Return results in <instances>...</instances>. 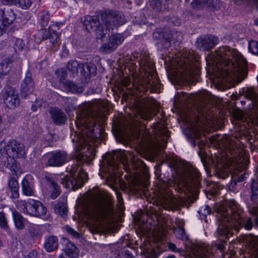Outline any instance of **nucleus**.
Listing matches in <instances>:
<instances>
[{"instance_id":"72a5a7b5","label":"nucleus","mask_w":258,"mask_h":258,"mask_svg":"<svg viewBox=\"0 0 258 258\" xmlns=\"http://www.w3.org/2000/svg\"><path fill=\"white\" fill-rule=\"evenodd\" d=\"M12 214L16 228L18 230L24 229L27 220L24 218L20 213L16 211H13Z\"/></svg>"},{"instance_id":"dca6fc26","label":"nucleus","mask_w":258,"mask_h":258,"mask_svg":"<svg viewBox=\"0 0 258 258\" xmlns=\"http://www.w3.org/2000/svg\"><path fill=\"white\" fill-rule=\"evenodd\" d=\"M181 198L174 197L168 191L165 194H162L159 197V203L165 209L174 210H177L182 204Z\"/></svg>"},{"instance_id":"a18cd8bd","label":"nucleus","mask_w":258,"mask_h":258,"mask_svg":"<svg viewBox=\"0 0 258 258\" xmlns=\"http://www.w3.org/2000/svg\"><path fill=\"white\" fill-rule=\"evenodd\" d=\"M67 67L68 70L73 74H77L79 70L81 69V63H79L76 60H70L67 65Z\"/></svg>"},{"instance_id":"a211bd4d","label":"nucleus","mask_w":258,"mask_h":258,"mask_svg":"<svg viewBox=\"0 0 258 258\" xmlns=\"http://www.w3.org/2000/svg\"><path fill=\"white\" fill-rule=\"evenodd\" d=\"M47 158L46 166H60L68 160L67 154L63 151L50 153Z\"/></svg>"},{"instance_id":"58836bf2","label":"nucleus","mask_w":258,"mask_h":258,"mask_svg":"<svg viewBox=\"0 0 258 258\" xmlns=\"http://www.w3.org/2000/svg\"><path fill=\"white\" fill-rule=\"evenodd\" d=\"M167 33V30H163L161 29H156L153 33V37L154 39L160 40V43L165 48V43L167 40L165 34Z\"/></svg>"},{"instance_id":"473e14b6","label":"nucleus","mask_w":258,"mask_h":258,"mask_svg":"<svg viewBox=\"0 0 258 258\" xmlns=\"http://www.w3.org/2000/svg\"><path fill=\"white\" fill-rule=\"evenodd\" d=\"M58 245L57 238L54 236H48L45 239L44 244V248L48 252H51L55 250L57 248Z\"/></svg>"},{"instance_id":"1a4fd4ad","label":"nucleus","mask_w":258,"mask_h":258,"mask_svg":"<svg viewBox=\"0 0 258 258\" xmlns=\"http://www.w3.org/2000/svg\"><path fill=\"white\" fill-rule=\"evenodd\" d=\"M70 171L71 175L65 176L62 179V184L65 187L73 190L81 187L88 179L87 173L82 168L78 169L75 167H72Z\"/></svg>"},{"instance_id":"13d9d810","label":"nucleus","mask_w":258,"mask_h":258,"mask_svg":"<svg viewBox=\"0 0 258 258\" xmlns=\"http://www.w3.org/2000/svg\"><path fill=\"white\" fill-rule=\"evenodd\" d=\"M0 227L6 231L9 229L5 214L3 212H0Z\"/></svg>"},{"instance_id":"f704fd0d","label":"nucleus","mask_w":258,"mask_h":258,"mask_svg":"<svg viewBox=\"0 0 258 258\" xmlns=\"http://www.w3.org/2000/svg\"><path fill=\"white\" fill-rule=\"evenodd\" d=\"M8 187L11 192V197L17 199L19 197V184L18 181L14 177H11L8 181Z\"/></svg>"},{"instance_id":"680f3d73","label":"nucleus","mask_w":258,"mask_h":258,"mask_svg":"<svg viewBox=\"0 0 258 258\" xmlns=\"http://www.w3.org/2000/svg\"><path fill=\"white\" fill-rule=\"evenodd\" d=\"M29 231L32 236H36L40 233V226L36 224H32L30 226Z\"/></svg>"},{"instance_id":"9b49d317","label":"nucleus","mask_w":258,"mask_h":258,"mask_svg":"<svg viewBox=\"0 0 258 258\" xmlns=\"http://www.w3.org/2000/svg\"><path fill=\"white\" fill-rule=\"evenodd\" d=\"M84 26L89 32H95L96 37L101 39L108 33L109 29L102 24L100 16H87L84 22Z\"/></svg>"},{"instance_id":"6ab92c4d","label":"nucleus","mask_w":258,"mask_h":258,"mask_svg":"<svg viewBox=\"0 0 258 258\" xmlns=\"http://www.w3.org/2000/svg\"><path fill=\"white\" fill-rule=\"evenodd\" d=\"M243 96L250 101L249 108L253 110L256 114V120L258 124V94L253 87H247L243 91Z\"/></svg>"},{"instance_id":"2f4dec72","label":"nucleus","mask_w":258,"mask_h":258,"mask_svg":"<svg viewBox=\"0 0 258 258\" xmlns=\"http://www.w3.org/2000/svg\"><path fill=\"white\" fill-rule=\"evenodd\" d=\"M155 134H156L159 138L158 140H160L164 145L167 143V139L170 137V133L167 128L162 125H158V127L154 131Z\"/></svg>"},{"instance_id":"f03ea898","label":"nucleus","mask_w":258,"mask_h":258,"mask_svg":"<svg viewBox=\"0 0 258 258\" xmlns=\"http://www.w3.org/2000/svg\"><path fill=\"white\" fill-rule=\"evenodd\" d=\"M245 143H247L250 147L258 148V133L246 130L244 125H241L239 130L236 129L233 135H225L219 140L220 147L224 149L228 157L238 166L244 167L247 160Z\"/></svg>"},{"instance_id":"338daca9","label":"nucleus","mask_w":258,"mask_h":258,"mask_svg":"<svg viewBox=\"0 0 258 258\" xmlns=\"http://www.w3.org/2000/svg\"><path fill=\"white\" fill-rule=\"evenodd\" d=\"M39 37L41 36L42 39H48L50 36V31L48 29H43L40 30L37 34Z\"/></svg>"},{"instance_id":"bf43d9fd","label":"nucleus","mask_w":258,"mask_h":258,"mask_svg":"<svg viewBox=\"0 0 258 258\" xmlns=\"http://www.w3.org/2000/svg\"><path fill=\"white\" fill-rule=\"evenodd\" d=\"M174 232L176 237L178 239L182 240H185L187 239L185 230L182 227H178L177 228L175 229Z\"/></svg>"},{"instance_id":"c85d7f7f","label":"nucleus","mask_w":258,"mask_h":258,"mask_svg":"<svg viewBox=\"0 0 258 258\" xmlns=\"http://www.w3.org/2000/svg\"><path fill=\"white\" fill-rule=\"evenodd\" d=\"M16 19L15 14L11 9L5 12L0 10V19L4 26H8L13 23Z\"/></svg>"},{"instance_id":"aec40b11","label":"nucleus","mask_w":258,"mask_h":258,"mask_svg":"<svg viewBox=\"0 0 258 258\" xmlns=\"http://www.w3.org/2000/svg\"><path fill=\"white\" fill-rule=\"evenodd\" d=\"M46 208L43 204L38 201L29 199V204L27 208V213L35 217H41L46 215Z\"/></svg>"},{"instance_id":"7c9ffc66","label":"nucleus","mask_w":258,"mask_h":258,"mask_svg":"<svg viewBox=\"0 0 258 258\" xmlns=\"http://www.w3.org/2000/svg\"><path fill=\"white\" fill-rule=\"evenodd\" d=\"M165 35L167 40L165 43V48H168L170 46L172 40L175 42H180L182 40V34L177 31L167 30V33Z\"/></svg>"},{"instance_id":"cd10ccee","label":"nucleus","mask_w":258,"mask_h":258,"mask_svg":"<svg viewBox=\"0 0 258 258\" xmlns=\"http://www.w3.org/2000/svg\"><path fill=\"white\" fill-rule=\"evenodd\" d=\"M97 68L92 62H86L81 63L80 73L84 77H87L91 75L95 76L96 74Z\"/></svg>"},{"instance_id":"e2e57ef3","label":"nucleus","mask_w":258,"mask_h":258,"mask_svg":"<svg viewBox=\"0 0 258 258\" xmlns=\"http://www.w3.org/2000/svg\"><path fill=\"white\" fill-rule=\"evenodd\" d=\"M248 49L252 54L258 55V42L250 41L249 42Z\"/></svg>"},{"instance_id":"c756f323","label":"nucleus","mask_w":258,"mask_h":258,"mask_svg":"<svg viewBox=\"0 0 258 258\" xmlns=\"http://www.w3.org/2000/svg\"><path fill=\"white\" fill-rule=\"evenodd\" d=\"M138 143L141 147L146 146L151 141V135L147 131L139 130L135 135Z\"/></svg>"},{"instance_id":"4be33fe9","label":"nucleus","mask_w":258,"mask_h":258,"mask_svg":"<svg viewBox=\"0 0 258 258\" xmlns=\"http://www.w3.org/2000/svg\"><path fill=\"white\" fill-rule=\"evenodd\" d=\"M34 82L30 71H27L25 77L21 83V91L22 95L26 97L31 94L34 89Z\"/></svg>"},{"instance_id":"ddd939ff","label":"nucleus","mask_w":258,"mask_h":258,"mask_svg":"<svg viewBox=\"0 0 258 258\" xmlns=\"http://www.w3.org/2000/svg\"><path fill=\"white\" fill-rule=\"evenodd\" d=\"M158 105V103L153 98H148L142 99L139 104L138 111L140 116L145 120L151 119Z\"/></svg>"},{"instance_id":"9d476101","label":"nucleus","mask_w":258,"mask_h":258,"mask_svg":"<svg viewBox=\"0 0 258 258\" xmlns=\"http://www.w3.org/2000/svg\"><path fill=\"white\" fill-rule=\"evenodd\" d=\"M26 152L24 145L16 140L9 141L7 144L0 143V155L3 157L23 158Z\"/></svg>"},{"instance_id":"ea45409f","label":"nucleus","mask_w":258,"mask_h":258,"mask_svg":"<svg viewBox=\"0 0 258 258\" xmlns=\"http://www.w3.org/2000/svg\"><path fill=\"white\" fill-rule=\"evenodd\" d=\"M66 252L71 258H77L79 253V249L72 242L68 243L66 248Z\"/></svg>"},{"instance_id":"4468645a","label":"nucleus","mask_w":258,"mask_h":258,"mask_svg":"<svg viewBox=\"0 0 258 258\" xmlns=\"http://www.w3.org/2000/svg\"><path fill=\"white\" fill-rule=\"evenodd\" d=\"M212 251L210 246L205 244L192 245L191 250L185 256V258H210Z\"/></svg>"},{"instance_id":"412c9836","label":"nucleus","mask_w":258,"mask_h":258,"mask_svg":"<svg viewBox=\"0 0 258 258\" xmlns=\"http://www.w3.org/2000/svg\"><path fill=\"white\" fill-rule=\"evenodd\" d=\"M218 42V39L212 35L204 36L197 40V47L202 50L207 51L212 49Z\"/></svg>"},{"instance_id":"423d86ee","label":"nucleus","mask_w":258,"mask_h":258,"mask_svg":"<svg viewBox=\"0 0 258 258\" xmlns=\"http://www.w3.org/2000/svg\"><path fill=\"white\" fill-rule=\"evenodd\" d=\"M139 70L141 73H144L142 78L135 79L138 74H134L133 78L135 81L134 84L141 86L146 90H149L150 92H156L160 89L161 85L159 79L157 77L155 66L152 61L150 60L149 55L143 56L140 60Z\"/></svg>"},{"instance_id":"e433bc0d","label":"nucleus","mask_w":258,"mask_h":258,"mask_svg":"<svg viewBox=\"0 0 258 258\" xmlns=\"http://www.w3.org/2000/svg\"><path fill=\"white\" fill-rule=\"evenodd\" d=\"M151 8L157 12L164 11L167 9L166 0H150Z\"/></svg>"},{"instance_id":"5fc2aeb1","label":"nucleus","mask_w":258,"mask_h":258,"mask_svg":"<svg viewBox=\"0 0 258 258\" xmlns=\"http://www.w3.org/2000/svg\"><path fill=\"white\" fill-rule=\"evenodd\" d=\"M25 44L24 41L21 39H16L14 45V48L15 49V53L18 54V52H21L23 50Z\"/></svg>"},{"instance_id":"b1692460","label":"nucleus","mask_w":258,"mask_h":258,"mask_svg":"<svg viewBox=\"0 0 258 258\" xmlns=\"http://www.w3.org/2000/svg\"><path fill=\"white\" fill-rule=\"evenodd\" d=\"M244 239L251 257L258 256V236L249 234L246 235Z\"/></svg>"},{"instance_id":"0e129e2a","label":"nucleus","mask_w":258,"mask_h":258,"mask_svg":"<svg viewBox=\"0 0 258 258\" xmlns=\"http://www.w3.org/2000/svg\"><path fill=\"white\" fill-rule=\"evenodd\" d=\"M168 247L172 251H174V252H178L179 253H180L181 255H184V256L186 255V254L188 253V252H189V251L191 250V248L187 251L186 252L184 251L183 249H182V248H177L175 245V244L174 243H171V242H169L168 243Z\"/></svg>"},{"instance_id":"052dcab7","label":"nucleus","mask_w":258,"mask_h":258,"mask_svg":"<svg viewBox=\"0 0 258 258\" xmlns=\"http://www.w3.org/2000/svg\"><path fill=\"white\" fill-rule=\"evenodd\" d=\"M29 204V200L27 201L25 200H18L16 202V206L18 209H21L23 212H26L27 213V208Z\"/></svg>"},{"instance_id":"f3484780","label":"nucleus","mask_w":258,"mask_h":258,"mask_svg":"<svg viewBox=\"0 0 258 258\" xmlns=\"http://www.w3.org/2000/svg\"><path fill=\"white\" fill-rule=\"evenodd\" d=\"M121 160H123V157H121V155L118 154H107L103 161L104 165L106 166L104 170L108 172L109 175L114 174L115 170L118 169L120 161Z\"/></svg>"},{"instance_id":"774afa93","label":"nucleus","mask_w":258,"mask_h":258,"mask_svg":"<svg viewBox=\"0 0 258 258\" xmlns=\"http://www.w3.org/2000/svg\"><path fill=\"white\" fill-rule=\"evenodd\" d=\"M248 212L252 216H258V204L248 207Z\"/></svg>"},{"instance_id":"c9c22d12","label":"nucleus","mask_w":258,"mask_h":258,"mask_svg":"<svg viewBox=\"0 0 258 258\" xmlns=\"http://www.w3.org/2000/svg\"><path fill=\"white\" fill-rule=\"evenodd\" d=\"M45 179L48 185L52 188L51 194V198L53 199H56L60 194V190L58 184L50 177L46 176Z\"/></svg>"},{"instance_id":"2eb2a0df","label":"nucleus","mask_w":258,"mask_h":258,"mask_svg":"<svg viewBox=\"0 0 258 258\" xmlns=\"http://www.w3.org/2000/svg\"><path fill=\"white\" fill-rule=\"evenodd\" d=\"M3 99L7 107L14 108L20 104V99L18 92L12 87H6L3 93Z\"/></svg>"},{"instance_id":"bb28decb","label":"nucleus","mask_w":258,"mask_h":258,"mask_svg":"<svg viewBox=\"0 0 258 258\" xmlns=\"http://www.w3.org/2000/svg\"><path fill=\"white\" fill-rule=\"evenodd\" d=\"M22 192L27 196H31L34 194L33 179L31 175H26L21 183Z\"/></svg>"},{"instance_id":"603ef678","label":"nucleus","mask_w":258,"mask_h":258,"mask_svg":"<svg viewBox=\"0 0 258 258\" xmlns=\"http://www.w3.org/2000/svg\"><path fill=\"white\" fill-rule=\"evenodd\" d=\"M194 140L192 144L194 147L196 146V144H197L199 147L201 149L204 145V143L203 141H199L201 137L200 130L197 129L195 133H193Z\"/></svg>"},{"instance_id":"09e8293b","label":"nucleus","mask_w":258,"mask_h":258,"mask_svg":"<svg viewBox=\"0 0 258 258\" xmlns=\"http://www.w3.org/2000/svg\"><path fill=\"white\" fill-rule=\"evenodd\" d=\"M116 48L109 41L104 43L100 48V51L103 53H110L115 50Z\"/></svg>"},{"instance_id":"a878e982","label":"nucleus","mask_w":258,"mask_h":258,"mask_svg":"<svg viewBox=\"0 0 258 258\" xmlns=\"http://www.w3.org/2000/svg\"><path fill=\"white\" fill-rule=\"evenodd\" d=\"M19 57L17 54H13L10 57H8L3 59L0 62V74L2 75H6L11 70L12 64L18 60Z\"/></svg>"},{"instance_id":"4c0bfd02","label":"nucleus","mask_w":258,"mask_h":258,"mask_svg":"<svg viewBox=\"0 0 258 258\" xmlns=\"http://www.w3.org/2000/svg\"><path fill=\"white\" fill-rule=\"evenodd\" d=\"M63 86L67 91L74 93H80L83 91V88L70 80L64 82Z\"/></svg>"},{"instance_id":"69168bd1","label":"nucleus","mask_w":258,"mask_h":258,"mask_svg":"<svg viewBox=\"0 0 258 258\" xmlns=\"http://www.w3.org/2000/svg\"><path fill=\"white\" fill-rule=\"evenodd\" d=\"M17 4L23 9L29 8L32 5L30 0H17Z\"/></svg>"},{"instance_id":"393cba45","label":"nucleus","mask_w":258,"mask_h":258,"mask_svg":"<svg viewBox=\"0 0 258 258\" xmlns=\"http://www.w3.org/2000/svg\"><path fill=\"white\" fill-rule=\"evenodd\" d=\"M50 117L53 122L56 125H61L66 123L67 116L60 109L57 107H52L49 110Z\"/></svg>"},{"instance_id":"20e7f679","label":"nucleus","mask_w":258,"mask_h":258,"mask_svg":"<svg viewBox=\"0 0 258 258\" xmlns=\"http://www.w3.org/2000/svg\"><path fill=\"white\" fill-rule=\"evenodd\" d=\"M243 209L234 200L226 202V206L221 207L217 216L219 221H222L227 227L238 231L243 227L247 230L254 226L251 218H244Z\"/></svg>"},{"instance_id":"f8f14e48","label":"nucleus","mask_w":258,"mask_h":258,"mask_svg":"<svg viewBox=\"0 0 258 258\" xmlns=\"http://www.w3.org/2000/svg\"><path fill=\"white\" fill-rule=\"evenodd\" d=\"M102 24L108 28L109 31L112 27H118L125 22L124 16L118 12L107 10L100 14Z\"/></svg>"},{"instance_id":"37998d69","label":"nucleus","mask_w":258,"mask_h":258,"mask_svg":"<svg viewBox=\"0 0 258 258\" xmlns=\"http://www.w3.org/2000/svg\"><path fill=\"white\" fill-rule=\"evenodd\" d=\"M54 211L55 213L62 216L66 215L68 212V208L66 203L58 202L54 205Z\"/></svg>"},{"instance_id":"7ed1b4c3","label":"nucleus","mask_w":258,"mask_h":258,"mask_svg":"<svg viewBox=\"0 0 258 258\" xmlns=\"http://www.w3.org/2000/svg\"><path fill=\"white\" fill-rule=\"evenodd\" d=\"M216 57L219 61L218 72L220 76L241 82L247 75V61L236 49L227 46L216 51Z\"/></svg>"},{"instance_id":"3c124183","label":"nucleus","mask_w":258,"mask_h":258,"mask_svg":"<svg viewBox=\"0 0 258 258\" xmlns=\"http://www.w3.org/2000/svg\"><path fill=\"white\" fill-rule=\"evenodd\" d=\"M210 0H194L191 3V7L195 10H200L206 7Z\"/></svg>"},{"instance_id":"4d7b16f0","label":"nucleus","mask_w":258,"mask_h":258,"mask_svg":"<svg viewBox=\"0 0 258 258\" xmlns=\"http://www.w3.org/2000/svg\"><path fill=\"white\" fill-rule=\"evenodd\" d=\"M223 166V165L222 164L218 165L216 169V172H217L219 178L225 179L229 176V173L227 169L222 168Z\"/></svg>"},{"instance_id":"0eeeda50","label":"nucleus","mask_w":258,"mask_h":258,"mask_svg":"<svg viewBox=\"0 0 258 258\" xmlns=\"http://www.w3.org/2000/svg\"><path fill=\"white\" fill-rule=\"evenodd\" d=\"M179 57L176 69L182 79L186 81L197 79L199 73V55L193 50H185L179 54Z\"/></svg>"},{"instance_id":"f257e3e1","label":"nucleus","mask_w":258,"mask_h":258,"mask_svg":"<svg viewBox=\"0 0 258 258\" xmlns=\"http://www.w3.org/2000/svg\"><path fill=\"white\" fill-rule=\"evenodd\" d=\"M104 107L100 102L88 103L81 106L77 110L75 124L78 130L76 138L75 148L77 153V160L81 163H89L95 155L96 142L100 135V125L96 127L98 133L95 132L94 127L97 122L102 124L106 119L101 107Z\"/></svg>"},{"instance_id":"864d4df0","label":"nucleus","mask_w":258,"mask_h":258,"mask_svg":"<svg viewBox=\"0 0 258 258\" xmlns=\"http://www.w3.org/2000/svg\"><path fill=\"white\" fill-rule=\"evenodd\" d=\"M55 75L57 76L59 81L60 83L63 85L64 82H66L68 80H66L67 76V73L66 71L62 69H58L55 72Z\"/></svg>"},{"instance_id":"49530a36","label":"nucleus","mask_w":258,"mask_h":258,"mask_svg":"<svg viewBox=\"0 0 258 258\" xmlns=\"http://www.w3.org/2000/svg\"><path fill=\"white\" fill-rule=\"evenodd\" d=\"M6 157L7 159V162H6V167L10 169L12 171H14L16 173L19 168L17 163L15 159L16 157H10L8 156Z\"/></svg>"},{"instance_id":"de8ad7c7","label":"nucleus","mask_w":258,"mask_h":258,"mask_svg":"<svg viewBox=\"0 0 258 258\" xmlns=\"http://www.w3.org/2000/svg\"><path fill=\"white\" fill-rule=\"evenodd\" d=\"M132 166L133 169L138 171H141L142 169H145L146 164L138 158L134 157L132 159Z\"/></svg>"},{"instance_id":"39448f33","label":"nucleus","mask_w":258,"mask_h":258,"mask_svg":"<svg viewBox=\"0 0 258 258\" xmlns=\"http://www.w3.org/2000/svg\"><path fill=\"white\" fill-rule=\"evenodd\" d=\"M174 166L177 173L180 174L179 182L176 185L179 192L190 193L201 186V174L190 163L179 161Z\"/></svg>"},{"instance_id":"5701e85b","label":"nucleus","mask_w":258,"mask_h":258,"mask_svg":"<svg viewBox=\"0 0 258 258\" xmlns=\"http://www.w3.org/2000/svg\"><path fill=\"white\" fill-rule=\"evenodd\" d=\"M219 221V223L217 233V236L219 235L222 237V238L219 239V240L222 241V243L216 244V245L218 249L222 250L224 248V243H226V240L232 235V232L230 228L227 227L222 221Z\"/></svg>"},{"instance_id":"79ce46f5","label":"nucleus","mask_w":258,"mask_h":258,"mask_svg":"<svg viewBox=\"0 0 258 258\" xmlns=\"http://www.w3.org/2000/svg\"><path fill=\"white\" fill-rule=\"evenodd\" d=\"M123 36L119 33L113 34L110 36L108 41L110 42L116 48L124 41Z\"/></svg>"},{"instance_id":"6e6d98bb","label":"nucleus","mask_w":258,"mask_h":258,"mask_svg":"<svg viewBox=\"0 0 258 258\" xmlns=\"http://www.w3.org/2000/svg\"><path fill=\"white\" fill-rule=\"evenodd\" d=\"M50 20L49 14L48 12L43 11L40 16V24L41 26L44 27L47 25Z\"/></svg>"},{"instance_id":"8fccbe9b","label":"nucleus","mask_w":258,"mask_h":258,"mask_svg":"<svg viewBox=\"0 0 258 258\" xmlns=\"http://www.w3.org/2000/svg\"><path fill=\"white\" fill-rule=\"evenodd\" d=\"M59 34L55 35H50L49 37L50 43L51 44V47L53 51H56L58 49L60 43L59 42Z\"/></svg>"},{"instance_id":"6e6552de","label":"nucleus","mask_w":258,"mask_h":258,"mask_svg":"<svg viewBox=\"0 0 258 258\" xmlns=\"http://www.w3.org/2000/svg\"><path fill=\"white\" fill-rule=\"evenodd\" d=\"M90 215L96 221L104 220L110 222L115 219L110 195L106 194L95 198L92 203Z\"/></svg>"},{"instance_id":"a19ab883","label":"nucleus","mask_w":258,"mask_h":258,"mask_svg":"<svg viewBox=\"0 0 258 258\" xmlns=\"http://www.w3.org/2000/svg\"><path fill=\"white\" fill-rule=\"evenodd\" d=\"M251 200L255 203L258 201V176L251 184Z\"/></svg>"},{"instance_id":"c03bdc74","label":"nucleus","mask_w":258,"mask_h":258,"mask_svg":"<svg viewBox=\"0 0 258 258\" xmlns=\"http://www.w3.org/2000/svg\"><path fill=\"white\" fill-rule=\"evenodd\" d=\"M143 252L146 258H157L159 254L155 248L151 247L148 245L145 246Z\"/></svg>"}]
</instances>
